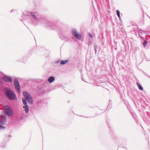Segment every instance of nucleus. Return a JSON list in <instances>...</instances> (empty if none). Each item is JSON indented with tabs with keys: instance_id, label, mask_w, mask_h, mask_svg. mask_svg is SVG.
I'll list each match as a JSON object with an SVG mask.
<instances>
[{
	"instance_id": "4468645a",
	"label": "nucleus",
	"mask_w": 150,
	"mask_h": 150,
	"mask_svg": "<svg viewBox=\"0 0 150 150\" xmlns=\"http://www.w3.org/2000/svg\"><path fill=\"white\" fill-rule=\"evenodd\" d=\"M22 101H23V104L25 105H27V102L24 99H22Z\"/></svg>"
},
{
	"instance_id": "6ab92c4d",
	"label": "nucleus",
	"mask_w": 150,
	"mask_h": 150,
	"mask_svg": "<svg viewBox=\"0 0 150 150\" xmlns=\"http://www.w3.org/2000/svg\"><path fill=\"white\" fill-rule=\"evenodd\" d=\"M88 35H89V37L90 38H93V35L92 34L89 33L88 34Z\"/></svg>"
},
{
	"instance_id": "f8f14e48",
	"label": "nucleus",
	"mask_w": 150,
	"mask_h": 150,
	"mask_svg": "<svg viewBox=\"0 0 150 150\" xmlns=\"http://www.w3.org/2000/svg\"><path fill=\"white\" fill-rule=\"evenodd\" d=\"M68 62V60H62L61 61L60 64H64Z\"/></svg>"
},
{
	"instance_id": "f03ea898",
	"label": "nucleus",
	"mask_w": 150,
	"mask_h": 150,
	"mask_svg": "<svg viewBox=\"0 0 150 150\" xmlns=\"http://www.w3.org/2000/svg\"><path fill=\"white\" fill-rule=\"evenodd\" d=\"M13 83L15 88L17 91L18 93H20V86L19 83L16 79H15L13 81Z\"/></svg>"
},
{
	"instance_id": "7ed1b4c3",
	"label": "nucleus",
	"mask_w": 150,
	"mask_h": 150,
	"mask_svg": "<svg viewBox=\"0 0 150 150\" xmlns=\"http://www.w3.org/2000/svg\"><path fill=\"white\" fill-rule=\"evenodd\" d=\"M72 33L73 35L76 39L80 40L81 39V35L78 34L76 30L73 29L72 30Z\"/></svg>"
},
{
	"instance_id": "a211bd4d",
	"label": "nucleus",
	"mask_w": 150,
	"mask_h": 150,
	"mask_svg": "<svg viewBox=\"0 0 150 150\" xmlns=\"http://www.w3.org/2000/svg\"><path fill=\"white\" fill-rule=\"evenodd\" d=\"M147 42L146 41V40H145L144 41V42L143 43V45L145 47L146 46V45L147 44Z\"/></svg>"
},
{
	"instance_id": "aec40b11",
	"label": "nucleus",
	"mask_w": 150,
	"mask_h": 150,
	"mask_svg": "<svg viewBox=\"0 0 150 150\" xmlns=\"http://www.w3.org/2000/svg\"><path fill=\"white\" fill-rule=\"evenodd\" d=\"M12 80L11 77H10V82H11L12 81Z\"/></svg>"
},
{
	"instance_id": "39448f33",
	"label": "nucleus",
	"mask_w": 150,
	"mask_h": 150,
	"mask_svg": "<svg viewBox=\"0 0 150 150\" xmlns=\"http://www.w3.org/2000/svg\"><path fill=\"white\" fill-rule=\"evenodd\" d=\"M6 117L5 116L1 115L0 118V123L2 125H4L6 122Z\"/></svg>"
},
{
	"instance_id": "9b49d317",
	"label": "nucleus",
	"mask_w": 150,
	"mask_h": 150,
	"mask_svg": "<svg viewBox=\"0 0 150 150\" xmlns=\"http://www.w3.org/2000/svg\"><path fill=\"white\" fill-rule=\"evenodd\" d=\"M137 85L138 86V88L139 89L142 90L143 89V87L141 86V85L139 83H137Z\"/></svg>"
},
{
	"instance_id": "ddd939ff",
	"label": "nucleus",
	"mask_w": 150,
	"mask_h": 150,
	"mask_svg": "<svg viewBox=\"0 0 150 150\" xmlns=\"http://www.w3.org/2000/svg\"><path fill=\"white\" fill-rule=\"evenodd\" d=\"M5 94L7 97L9 98V90H7V91L5 93Z\"/></svg>"
},
{
	"instance_id": "f3484780",
	"label": "nucleus",
	"mask_w": 150,
	"mask_h": 150,
	"mask_svg": "<svg viewBox=\"0 0 150 150\" xmlns=\"http://www.w3.org/2000/svg\"><path fill=\"white\" fill-rule=\"evenodd\" d=\"M5 128L3 126L0 125V129H4Z\"/></svg>"
},
{
	"instance_id": "20e7f679",
	"label": "nucleus",
	"mask_w": 150,
	"mask_h": 150,
	"mask_svg": "<svg viewBox=\"0 0 150 150\" xmlns=\"http://www.w3.org/2000/svg\"><path fill=\"white\" fill-rule=\"evenodd\" d=\"M3 109L4 115L9 116V107L8 105H6L4 107Z\"/></svg>"
},
{
	"instance_id": "6e6552de",
	"label": "nucleus",
	"mask_w": 150,
	"mask_h": 150,
	"mask_svg": "<svg viewBox=\"0 0 150 150\" xmlns=\"http://www.w3.org/2000/svg\"><path fill=\"white\" fill-rule=\"evenodd\" d=\"M54 78L52 76H50L48 79V81L50 83H52L54 80Z\"/></svg>"
},
{
	"instance_id": "dca6fc26",
	"label": "nucleus",
	"mask_w": 150,
	"mask_h": 150,
	"mask_svg": "<svg viewBox=\"0 0 150 150\" xmlns=\"http://www.w3.org/2000/svg\"><path fill=\"white\" fill-rule=\"evenodd\" d=\"M13 114V111L10 109V116L12 115Z\"/></svg>"
},
{
	"instance_id": "412c9836",
	"label": "nucleus",
	"mask_w": 150,
	"mask_h": 150,
	"mask_svg": "<svg viewBox=\"0 0 150 150\" xmlns=\"http://www.w3.org/2000/svg\"><path fill=\"white\" fill-rule=\"evenodd\" d=\"M6 90V88H5V90Z\"/></svg>"
},
{
	"instance_id": "1a4fd4ad",
	"label": "nucleus",
	"mask_w": 150,
	"mask_h": 150,
	"mask_svg": "<svg viewBox=\"0 0 150 150\" xmlns=\"http://www.w3.org/2000/svg\"><path fill=\"white\" fill-rule=\"evenodd\" d=\"M3 79L6 82L9 81V77L6 76H5L3 77Z\"/></svg>"
},
{
	"instance_id": "423d86ee",
	"label": "nucleus",
	"mask_w": 150,
	"mask_h": 150,
	"mask_svg": "<svg viewBox=\"0 0 150 150\" xmlns=\"http://www.w3.org/2000/svg\"><path fill=\"white\" fill-rule=\"evenodd\" d=\"M17 97L14 92L10 90V100H16Z\"/></svg>"
},
{
	"instance_id": "2eb2a0df",
	"label": "nucleus",
	"mask_w": 150,
	"mask_h": 150,
	"mask_svg": "<svg viewBox=\"0 0 150 150\" xmlns=\"http://www.w3.org/2000/svg\"><path fill=\"white\" fill-rule=\"evenodd\" d=\"M117 13V15L120 18V11L119 10H117L116 11Z\"/></svg>"
},
{
	"instance_id": "0eeeda50",
	"label": "nucleus",
	"mask_w": 150,
	"mask_h": 150,
	"mask_svg": "<svg viewBox=\"0 0 150 150\" xmlns=\"http://www.w3.org/2000/svg\"><path fill=\"white\" fill-rule=\"evenodd\" d=\"M30 14L31 17L35 21H38V18L39 16L36 13H31Z\"/></svg>"
},
{
	"instance_id": "9d476101",
	"label": "nucleus",
	"mask_w": 150,
	"mask_h": 150,
	"mask_svg": "<svg viewBox=\"0 0 150 150\" xmlns=\"http://www.w3.org/2000/svg\"><path fill=\"white\" fill-rule=\"evenodd\" d=\"M23 108H24L25 112L26 113H28L29 111V107L27 105H25Z\"/></svg>"
},
{
	"instance_id": "f257e3e1",
	"label": "nucleus",
	"mask_w": 150,
	"mask_h": 150,
	"mask_svg": "<svg viewBox=\"0 0 150 150\" xmlns=\"http://www.w3.org/2000/svg\"><path fill=\"white\" fill-rule=\"evenodd\" d=\"M23 94L25 100L30 104L33 103V100L31 96L28 92L24 91Z\"/></svg>"
}]
</instances>
